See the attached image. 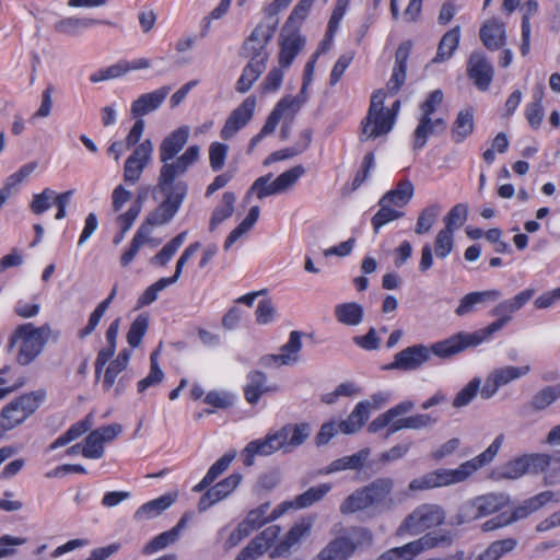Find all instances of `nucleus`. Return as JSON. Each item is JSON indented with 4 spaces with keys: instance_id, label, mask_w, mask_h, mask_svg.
I'll use <instances>...</instances> for the list:
<instances>
[{
    "instance_id": "17",
    "label": "nucleus",
    "mask_w": 560,
    "mask_h": 560,
    "mask_svg": "<svg viewBox=\"0 0 560 560\" xmlns=\"http://www.w3.org/2000/svg\"><path fill=\"white\" fill-rule=\"evenodd\" d=\"M304 103L305 98H301L300 96L282 97L267 117V120L260 131L252 138L249 147H256L266 136L272 133L276 130L280 119L284 115L290 114L293 116Z\"/></svg>"
},
{
    "instance_id": "30",
    "label": "nucleus",
    "mask_w": 560,
    "mask_h": 560,
    "mask_svg": "<svg viewBox=\"0 0 560 560\" xmlns=\"http://www.w3.org/2000/svg\"><path fill=\"white\" fill-rule=\"evenodd\" d=\"M410 46V43L406 42L400 44L396 50L395 66L387 82V89L392 94H396L405 83Z\"/></svg>"
},
{
    "instance_id": "38",
    "label": "nucleus",
    "mask_w": 560,
    "mask_h": 560,
    "mask_svg": "<svg viewBox=\"0 0 560 560\" xmlns=\"http://www.w3.org/2000/svg\"><path fill=\"white\" fill-rule=\"evenodd\" d=\"M98 24H107L110 25L112 23L108 21H102L96 19H90V18H65L59 21H57L54 25L55 31L61 34L67 35H75L81 28H89L94 25Z\"/></svg>"
},
{
    "instance_id": "3",
    "label": "nucleus",
    "mask_w": 560,
    "mask_h": 560,
    "mask_svg": "<svg viewBox=\"0 0 560 560\" xmlns=\"http://www.w3.org/2000/svg\"><path fill=\"white\" fill-rule=\"evenodd\" d=\"M457 354V351L451 348V337L442 341L434 342L428 347L422 343L412 345L394 355V360L389 363L387 370L399 371H417L431 360L432 355L442 359L451 358Z\"/></svg>"
},
{
    "instance_id": "43",
    "label": "nucleus",
    "mask_w": 560,
    "mask_h": 560,
    "mask_svg": "<svg viewBox=\"0 0 560 560\" xmlns=\"http://www.w3.org/2000/svg\"><path fill=\"white\" fill-rule=\"evenodd\" d=\"M460 38V28L459 26H455L452 30L447 31L438 47V51L435 57L433 58V62H443L448 60L454 51L457 49Z\"/></svg>"
},
{
    "instance_id": "52",
    "label": "nucleus",
    "mask_w": 560,
    "mask_h": 560,
    "mask_svg": "<svg viewBox=\"0 0 560 560\" xmlns=\"http://www.w3.org/2000/svg\"><path fill=\"white\" fill-rule=\"evenodd\" d=\"M393 483L388 479H376L370 485L363 487L369 502L373 505L382 503L392 491Z\"/></svg>"
},
{
    "instance_id": "2",
    "label": "nucleus",
    "mask_w": 560,
    "mask_h": 560,
    "mask_svg": "<svg viewBox=\"0 0 560 560\" xmlns=\"http://www.w3.org/2000/svg\"><path fill=\"white\" fill-rule=\"evenodd\" d=\"M312 428L307 422L287 423L271 430L262 439L249 442L241 455H272L276 452L293 453L311 436Z\"/></svg>"
},
{
    "instance_id": "45",
    "label": "nucleus",
    "mask_w": 560,
    "mask_h": 560,
    "mask_svg": "<svg viewBox=\"0 0 560 560\" xmlns=\"http://www.w3.org/2000/svg\"><path fill=\"white\" fill-rule=\"evenodd\" d=\"M259 214L260 208L258 206H253L249 209L243 221L228 235L224 243V248L226 250L230 249L234 243H236L242 236H244L253 229L259 218Z\"/></svg>"
},
{
    "instance_id": "42",
    "label": "nucleus",
    "mask_w": 560,
    "mask_h": 560,
    "mask_svg": "<svg viewBox=\"0 0 560 560\" xmlns=\"http://www.w3.org/2000/svg\"><path fill=\"white\" fill-rule=\"evenodd\" d=\"M330 485L323 483L318 487H312L302 494H299L293 502H283L282 506L285 508V511L288 508H296V509H304L307 506H311L315 502H318L322 500L330 490Z\"/></svg>"
},
{
    "instance_id": "1",
    "label": "nucleus",
    "mask_w": 560,
    "mask_h": 560,
    "mask_svg": "<svg viewBox=\"0 0 560 560\" xmlns=\"http://www.w3.org/2000/svg\"><path fill=\"white\" fill-rule=\"evenodd\" d=\"M189 135V127L180 126L170 132L159 145V158L163 165L160 168L153 194L154 196L160 194L162 200H170L172 203L178 202V209L187 195L188 187L185 182L176 180V178L184 175L199 160L200 153L199 147L194 144L177 156L187 143Z\"/></svg>"
},
{
    "instance_id": "56",
    "label": "nucleus",
    "mask_w": 560,
    "mask_h": 560,
    "mask_svg": "<svg viewBox=\"0 0 560 560\" xmlns=\"http://www.w3.org/2000/svg\"><path fill=\"white\" fill-rule=\"evenodd\" d=\"M370 506H372V504L369 502L366 494L361 488L348 495L340 504L339 510L341 514L348 515L365 510Z\"/></svg>"
},
{
    "instance_id": "64",
    "label": "nucleus",
    "mask_w": 560,
    "mask_h": 560,
    "mask_svg": "<svg viewBox=\"0 0 560 560\" xmlns=\"http://www.w3.org/2000/svg\"><path fill=\"white\" fill-rule=\"evenodd\" d=\"M164 378V373L158 364L155 353L151 354L150 358V372L149 374L140 380L137 384L138 393H144L149 387L155 386L161 383Z\"/></svg>"
},
{
    "instance_id": "32",
    "label": "nucleus",
    "mask_w": 560,
    "mask_h": 560,
    "mask_svg": "<svg viewBox=\"0 0 560 560\" xmlns=\"http://www.w3.org/2000/svg\"><path fill=\"white\" fill-rule=\"evenodd\" d=\"M553 497L555 493L547 490L524 500L520 505L513 509L510 517L505 521V523H513L526 518L534 512L540 510L548 502L552 501Z\"/></svg>"
},
{
    "instance_id": "63",
    "label": "nucleus",
    "mask_w": 560,
    "mask_h": 560,
    "mask_svg": "<svg viewBox=\"0 0 560 560\" xmlns=\"http://www.w3.org/2000/svg\"><path fill=\"white\" fill-rule=\"evenodd\" d=\"M468 207L465 203H457L451 208L447 214L444 217L443 229L454 232L459 229L467 220Z\"/></svg>"
},
{
    "instance_id": "37",
    "label": "nucleus",
    "mask_w": 560,
    "mask_h": 560,
    "mask_svg": "<svg viewBox=\"0 0 560 560\" xmlns=\"http://www.w3.org/2000/svg\"><path fill=\"white\" fill-rule=\"evenodd\" d=\"M334 315L337 322L342 325L358 326L363 320L364 310L357 302L340 303L335 306Z\"/></svg>"
},
{
    "instance_id": "54",
    "label": "nucleus",
    "mask_w": 560,
    "mask_h": 560,
    "mask_svg": "<svg viewBox=\"0 0 560 560\" xmlns=\"http://www.w3.org/2000/svg\"><path fill=\"white\" fill-rule=\"evenodd\" d=\"M301 336V332L296 330L290 332L289 340L280 349L283 364L292 365L298 362L299 352L302 348Z\"/></svg>"
},
{
    "instance_id": "44",
    "label": "nucleus",
    "mask_w": 560,
    "mask_h": 560,
    "mask_svg": "<svg viewBox=\"0 0 560 560\" xmlns=\"http://www.w3.org/2000/svg\"><path fill=\"white\" fill-rule=\"evenodd\" d=\"M308 529V525H305L303 523L295 524L293 527L289 529L284 538L270 552V558L273 559L289 553L291 547L298 544L299 540L307 533Z\"/></svg>"
},
{
    "instance_id": "8",
    "label": "nucleus",
    "mask_w": 560,
    "mask_h": 560,
    "mask_svg": "<svg viewBox=\"0 0 560 560\" xmlns=\"http://www.w3.org/2000/svg\"><path fill=\"white\" fill-rule=\"evenodd\" d=\"M372 540V533L368 528L353 526L330 540L313 560H348L358 548L370 546Z\"/></svg>"
},
{
    "instance_id": "14",
    "label": "nucleus",
    "mask_w": 560,
    "mask_h": 560,
    "mask_svg": "<svg viewBox=\"0 0 560 560\" xmlns=\"http://www.w3.org/2000/svg\"><path fill=\"white\" fill-rule=\"evenodd\" d=\"M121 432L119 424H107L91 431L83 444L67 450L66 455H102L105 444L113 442Z\"/></svg>"
},
{
    "instance_id": "10",
    "label": "nucleus",
    "mask_w": 560,
    "mask_h": 560,
    "mask_svg": "<svg viewBox=\"0 0 560 560\" xmlns=\"http://www.w3.org/2000/svg\"><path fill=\"white\" fill-rule=\"evenodd\" d=\"M45 398L44 389L33 390L14 398L0 412L1 429L9 431L23 423L40 407Z\"/></svg>"
},
{
    "instance_id": "21",
    "label": "nucleus",
    "mask_w": 560,
    "mask_h": 560,
    "mask_svg": "<svg viewBox=\"0 0 560 560\" xmlns=\"http://www.w3.org/2000/svg\"><path fill=\"white\" fill-rule=\"evenodd\" d=\"M467 73L476 88L485 92L490 88L494 70L483 52L474 51L468 59Z\"/></svg>"
},
{
    "instance_id": "16",
    "label": "nucleus",
    "mask_w": 560,
    "mask_h": 560,
    "mask_svg": "<svg viewBox=\"0 0 560 560\" xmlns=\"http://www.w3.org/2000/svg\"><path fill=\"white\" fill-rule=\"evenodd\" d=\"M445 513L438 505H421L409 514L400 529L409 532L411 535H419L424 530L439 526L444 522Z\"/></svg>"
},
{
    "instance_id": "47",
    "label": "nucleus",
    "mask_w": 560,
    "mask_h": 560,
    "mask_svg": "<svg viewBox=\"0 0 560 560\" xmlns=\"http://www.w3.org/2000/svg\"><path fill=\"white\" fill-rule=\"evenodd\" d=\"M436 422V419L428 413H417L406 418H399L393 422L390 432H397L402 429L419 430L431 427Z\"/></svg>"
},
{
    "instance_id": "48",
    "label": "nucleus",
    "mask_w": 560,
    "mask_h": 560,
    "mask_svg": "<svg viewBox=\"0 0 560 560\" xmlns=\"http://www.w3.org/2000/svg\"><path fill=\"white\" fill-rule=\"evenodd\" d=\"M116 293H117V288L114 287L112 292L109 293V295L95 307V310L90 315L88 325L84 328L79 330V332H78L79 338L83 339L86 336L91 335L95 330L101 318L104 316L105 312L107 311V308L109 307L114 298L116 296Z\"/></svg>"
},
{
    "instance_id": "53",
    "label": "nucleus",
    "mask_w": 560,
    "mask_h": 560,
    "mask_svg": "<svg viewBox=\"0 0 560 560\" xmlns=\"http://www.w3.org/2000/svg\"><path fill=\"white\" fill-rule=\"evenodd\" d=\"M560 398V383L549 385L538 390L532 398L533 409L540 411L551 406Z\"/></svg>"
},
{
    "instance_id": "24",
    "label": "nucleus",
    "mask_w": 560,
    "mask_h": 560,
    "mask_svg": "<svg viewBox=\"0 0 560 560\" xmlns=\"http://www.w3.org/2000/svg\"><path fill=\"white\" fill-rule=\"evenodd\" d=\"M279 63L281 67H289L305 44V39L296 30L287 24L281 32Z\"/></svg>"
},
{
    "instance_id": "59",
    "label": "nucleus",
    "mask_w": 560,
    "mask_h": 560,
    "mask_svg": "<svg viewBox=\"0 0 560 560\" xmlns=\"http://www.w3.org/2000/svg\"><path fill=\"white\" fill-rule=\"evenodd\" d=\"M534 97H535V101L528 103L525 106L524 114H525V118L528 121L529 126L534 130H537L540 128L541 122L545 117V110H544V106H542V102H541L542 92L535 94Z\"/></svg>"
},
{
    "instance_id": "9",
    "label": "nucleus",
    "mask_w": 560,
    "mask_h": 560,
    "mask_svg": "<svg viewBox=\"0 0 560 560\" xmlns=\"http://www.w3.org/2000/svg\"><path fill=\"white\" fill-rule=\"evenodd\" d=\"M194 492H203L201 495L197 511H187L183 514L176 526L172 529L164 532L156 537H154L143 549L145 553H151L153 551L163 549L168 545L173 544L179 532L186 527V525L191 522L197 513H205L210 508V469L207 471L202 480L192 488Z\"/></svg>"
},
{
    "instance_id": "20",
    "label": "nucleus",
    "mask_w": 560,
    "mask_h": 560,
    "mask_svg": "<svg viewBox=\"0 0 560 560\" xmlns=\"http://www.w3.org/2000/svg\"><path fill=\"white\" fill-rule=\"evenodd\" d=\"M153 144L150 139L139 143L133 152L128 156L124 165V180L129 185H135L141 178V175L151 161Z\"/></svg>"
},
{
    "instance_id": "6",
    "label": "nucleus",
    "mask_w": 560,
    "mask_h": 560,
    "mask_svg": "<svg viewBox=\"0 0 560 560\" xmlns=\"http://www.w3.org/2000/svg\"><path fill=\"white\" fill-rule=\"evenodd\" d=\"M178 212V202L172 203L170 200H162L158 207L152 210L133 235L129 247L122 253L120 264L127 267L137 256L141 246L149 241V235L153 226L168 223Z\"/></svg>"
},
{
    "instance_id": "55",
    "label": "nucleus",
    "mask_w": 560,
    "mask_h": 560,
    "mask_svg": "<svg viewBox=\"0 0 560 560\" xmlns=\"http://www.w3.org/2000/svg\"><path fill=\"white\" fill-rule=\"evenodd\" d=\"M481 390V378L474 377L471 378L454 397L453 407L454 408H463L468 406L477 396V394Z\"/></svg>"
},
{
    "instance_id": "5",
    "label": "nucleus",
    "mask_w": 560,
    "mask_h": 560,
    "mask_svg": "<svg viewBox=\"0 0 560 560\" xmlns=\"http://www.w3.org/2000/svg\"><path fill=\"white\" fill-rule=\"evenodd\" d=\"M493 457H472L455 469L440 468L430 471L409 483L411 491L450 486L466 480L477 469L490 464Z\"/></svg>"
},
{
    "instance_id": "18",
    "label": "nucleus",
    "mask_w": 560,
    "mask_h": 560,
    "mask_svg": "<svg viewBox=\"0 0 560 560\" xmlns=\"http://www.w3.org/2000/svg\"><path fill=\"white\" fill-rule=\"evenodd\" d=\"M529 365L512 366L505 365L491 371L480 390V396L483 399L492 398L499 388L510 384L511 382L521 378L529 373Z\"/></svg>"
},
{
    "instance_id": "50",
    "label": "nucleus",
    "mask_w": 560,
    "mask_h": 560,
    "mask_svg": "<svg viewBox=\"0 0 560 560\" xmlns=\"http://www.w3.org/2000/svg\"><path fill=\"white\" fill-rule=\"evenodd\" d=\"M187 232H180L175 237H173L170 242H167L162 249L152 257L151 262L159 266H166L173 256L177 253L179 247L184 244L186 240Z\"/></svg>"
},
{
    "instance_id": "60",
    "label": "nucleus",
    "mask_w": 560,
    "mask_h": 560,
    "mask_svg": "<svg viewBox=\"0 0 560 560\" xmlns=\"http://www.w3.org/2000/svg\"><path fill=\"white\" fill-rule=\"evenodd\" d=\"M149 327V316L147 314H139L131 323L127 332V342L130 347H138Z\"/></svg>"
},
{
    "instance_id": "46",
    "label": "nucleus",
    "mask_w": 560,
    "mask_h": 560,
    "mask_svg": "<svg viewBox=\"0 0 560 560\" xmlns=\"http://www.w3.org/2000/svg\"><path fill=\"white\" fill-rule=\"evenodd\" d=\"M378 211L373 215L371 220L372 228L376 234L380 232L382 226L405 215L402 211L398 210L394 206L389 205L388 202H383L382 198L378 200Z\"/></svg>"
},
{
    "instance_id": "57",
    "label": "nucleus",
    "mask_w": 560,
    "mask_h": 560,
    "mask_svg": "<svg viewBox=\"0 0 560 560\" xmlns=\"http://www.w3.org/2000/svg\"><path fill=\"white\" fill-rule=\"evenodd\" d=\"M366 458L368 457H339L325 469L319 470V474L328 475L346 469L362 471L366 467Z\"/></svg>"
},
{
    "instance_id": "26",
    "label": "nucleus",
    "mask_w": 560,
    "mask_h": 560,
    "mask_svg": "<svg viewBox=\"0 0 560 560\" xmlns=\"http://www.w3.org/2000/svg\"><path fill=\"white\" fill-rule=\"evenodd\" d=\"M278 389L276 384H268L265 373L250 371L246 376L244 396L248 404L256 405L264 394L276 393Z\"/></svg>"
},
{
    "instance_id": "15",
    "label": "nucleus",
    "mask_w": 560,
    "mask_h": 560,
    "mask_svg": "<svg viewBox=\"0 0 560 560\" xmlns=\"http://www.w3.org/2000/svg\"><path fill=\"white\" fill-rule=\"evenodd\" d=\"M201 244L194 242L188 245L180 257L178 258L175 267V272L172 277L161 278L151 285H149L143 293L137 300V306L143 307L152 304L159 296V293L164 290L167 285H171L177 281L180 277L184 266L187 261L200 249Z\"/></svg>"
},
{
    "instance_id": "11",
    "label": "nucleus",
    "mask_w": 560,
    "mask_h": 560,
    "mask_svg": "<svg viewBox=\"0 0 560 560\" xmlns=\"http://www.w3.org/2000/svg\"><path fill=\"white\" fill-rule=\"evenodd\" d=\"M304 173V167L296 165L283 172L273 180H271V173L260 176L252 184L244 200L248 202L254 195L261 200L269 196L282 194L291 188Z\"/></svg>"
},
{
    "instance_id": "35",
    "label": "nucleus",
    "mask_w": 560,
    "mask_h": 560,
    "mask_svg": "<svg viewBox=\"0 0 560 560\" xmlns=\"http://www.w3.org/2000/svg\"><path fill=\"white\" fill-rule=\"evenodd\" d=\"M415 194V186L410 179H400L396 186L385 192L381 198L383 202H388L395 208H404L409 203Z\"/></svg>"
},
{
    "instance_id": "19",
    "label": "nucleus",
    "mask_w": 560,
    "mask_h": 560,
    "mask_svg": "<svg viewBox=\"0 0 560 560\" xmlns=\"http://www.w3.org/2000/svg\"><path fill=\"white\" fill-rule=\"evenodd\" d=\"M489 326L474 332H458L451 336V348L457 353L469 347H476L490 339V337L501 330L511 319L512 316H498Z\"/></svg>"
},
{
    "instance_id": "22",
    "label": "nucleus",
    "mask_w": 560,
    "mask_h": 560,
    "mask_svg": "<svg viewBox=\"0 0 560 560\" xmlns=\"http://www.w3.org/2000/svg\"><path fill=\"white\" fill-rule=\"evenodd\" d=\"M256 107V98L248 96L242 104L236 107L231 115L228 117L222 130L221 138L224 140L231 139L236 135L243 127H245L254 115Z\"/></svg>"
},
{
    "instance_id": "61",
    "label": "nucleus",
    "mask_w": 560,
    "mask_h": 560,
    "mask_svg": "<svg viewBox=\"0 0 560 560\" xmlns=\"http://www.w3.org/2000/svg\"><path fill=\"white\" fill-rule=\"evenodd\" d=\"M432 248L439 259H445L454 249V232L441 229L434 238Z\"/></svg>"
},
{
    "instance_id": "4",
    "label": "nucleus",
    "mask_w": 560,
    "mask_h": 560,
    "mask_svg": "<svg viewBox=\"0 0 560 560\" xmlns=\"http://www.w3.org/2000/svg\"><path fill=\"white\" fill-rule=\"evenodd\" d=\"M50 334L51 330L48 324L40 327H35L32 323L21 324L9 338L8 351H11L19 343L16 361L21 365H27L43 351Z\"/></svg>"
},
{
    "instance_id": "62",
    "label": "nucleus",
    "mask_w": 560,
    "mask_h": 560,
    "mask_svg": "<svg viewBox=\"0 0 560 560\" xmlns=\"http://www.w3.org/2000/svg\"><path fill=\"white\" fill-rule=\"evenodd\" d=\"M242 479L241 474H232L228 478L217 482L212 486V505L225 499L240 483Z\"/></svg>"
},
{
    "instance_id": "31",
    "label": "nucleus",
    "mask_w": 560,
    "mask_h": 560,
    "mask_svg": "<svg viewBox=\"0 0 560 560\" xmlns=\"http://www.w3.org/2000/svg\"><path fill=\"white\" fill-rule=\"evenodd\" d=\"M269 508L270 503L265 502L258 508L250 510L246 517L241 522V524L244 526V532L248 529V533L250 534L254 530L260 528L267 522L278 518L285 512V508H283L281 504L275 509L270 515H267Z\"/></svg>"
},
{
    "instance_id": "36",
    "label": "nucleus",
    "mask_w": 560,
    "mask_h": 560,
    "mask_svg": "<svg viewBox=\"0 0 560 560\" xmlns=\"http://www.w3.org/2000/svg\"><path fill=\"white\" fill-rule=\"evenodd\" d=\"M475 129L474 110L465 108L458 112L452 126V140L455 143L465 141Z\"/></svg>"
},
{
    "instance_id": "28",
    "label": "nucleus",
    "mask_w": 560,
    "mask_h": 560,
    "mask_svg": "<svg viewBox=\"0 0 560 560\" xmlns=\"http://www.w3.org/2000/svg\"><path fill=\"white\" fill-rule=\"evenodd\" d=\"M415 407V404L411 400H404L394 407L389 408L387 411L377 416L372 422H370L368 430L371 433H376L385 428H387L386 436L393 434L390 432L392 424L395 422L398 417H401L409 411H411Z\"/></svg>"
},
{
    "instance_id": "41",
    "label": "nucleus",
    "mask_w": 560,
    "mask_h": 560,
    "mask_svg": "<svg viewBox=\"0 0 560 560\" xmlns=\"http://www.w3.org/2000/svg\"><path fill=\"white\" fill-rule=\"evenodd\" d=\"M368 402H358L347 419L338 421L341 433L352 434L358 432L370 417Z\"/></svg>"
},
{
    "instance_id": "12",
    "label": "nucleus",
    "mask_w": 560,
    "mask_h": 560,
    "mask_svg": "<svg viewBox=\"0 0 560 560\" xmlns=\"http://www.w3.org/2000/svg\"><path fill=\"white\" fill-rule=\"evenodd\" d=\"M552 457H515L505 466L498 468L493 474L498 478L515 479L525 472H545V482L547 485H556L557 476L550 470Z\"/></svg>"
},
{
    "instance_id": "27",
    "label": "nucleus",
    "mask_w": 560,
    "mask_h": 560,
    "mask_svg": "<svg viewBox=\"0 0 560 560\" xmlns=\"http://www.w3.org/2000/svg\"><path fill=\"white\" fill-rule=\"evenodd\" d=\"M171 92V86H162L153 92L144 93L135 100L131 104V115L135 118H141L142 116L155 110L161 106L166 96Z\"/></svg>"
},
{
    "instance_id": "29",
    "label": "nucleus",
    "mask_w": 560,
    "mask_h": 560,
    "mask_svg": "<svg viewBox=\"0 0 560 560\" xmlns=\"http://www.w3.org/2000/svg\"><path fill=\"white\" fill-rule=\"evenodd\" d=\"M479 36L486 48L498 50L506 42L505 24L498 19H490L481 25Z\"/></svg>"
},
{
    "instance_id": "34",
    "label": "nucleus",
    "mask_w": 560,
    "mask_h": 560,
    "mask_svg": "<svg viewBox=\"0 0 560 560\" xmlns=\"http://www.w3.org/2000/svg\"><path fill=\"white\" fill-rule=\"evenodd\" d=\"M501 292L499 290L476 291L465 294L460 300L455 314L466 316L472 313L479 304L494 302L499 300Z\"/></svg>"
},
{
    "instance_id": "23",
    "label": "nucleus",
    "mask_w": 560,
    "mask_h": 560,
    "mask_svg": "<svg viewBox=\"0 0 560 560\" xmlns=\"http://www.w3.org/2000/svg\"><path fill=\"white\" fill-rule=\"evenodd\" d=\"M395 125L394 114H368L361 122L360 141L374 140L389 133Z\"/></svg>"
},
{
    "instance_id": "51",
    "label": "nucleus",
    "mask_w": 560,
    "mask_h": 560,
    "mask_svg": "<svg viewBox=\"0 0 560 560\" xmlns=\"http://www.w3.org/2000/svg\"><path fill=\"white\" fill-rule=\"evenodd\" d=\"M517 545L515 538H505L491 542L488 548L481 552L477 560H499L505 553L511 552Z\"/></svg>"
},
{
    "instance_id": "13",
    "label": "nucleus",
    "mask_w": 560,
    "mask_h": 560,
    "mask_svg": "<svg viewBox=\"0 0 560 560\" xmlns=\"http://www.w3.org/2000/svg\"><path fill=\"white\" fill-rule=\"evenodd\" d=\"M276 27L269 23H259L245 39L242 56L248 61L266 65L269 58L268 44L273 37Z\"/></svg>"
},
{
    "instance_id": "39",
    "label": "nucleus",
    "mask_w": 560,
    "mask_h": 560,
    "mask_svg": "<svg viewBox=\"0 0 560 560\" xmlns=\"http://www.w3.org/2000/svg\"><path fill=\"white\" fill-rule=\"evenodd\" d=\"M92 427V415L89 413L82 420L73 423L65 433L59 435L48 447L49 451H52L57 447L66 446L70 442L79 439L83 434L90 431Z\"/></svg>"
},
{
    "instance_id": "58",
    "label": "nucleus",
    "mask_w": 560,
    "mask_h": 560,
    "mask_svg": "<svg viewBox=\"0 0 560 560\" xmlns=\"http://www.w3.org/2000/svg\"><path fill=\"white\" fill-rule=\"evenodd\" d=\"M441 213V207L438 203L425 207L419 214L415 232L419 235L427 234L436 222Z\"/></svg>"
},
{
    "instance_id": "33",
    "label": "nucleus",
    "mask_w": 560,
    "mask_h": 560,
    "mask_svg": "<svg viewBox=\"0 0 560 560\" xmlns=\"http://www.w3.org/2000/svg\"><path fill=\"white\" fill-rule=\"evenodd\" d=\"M177 500L176 492L165 493L154 500L142 504L133 514L137 522L154 518L161 515Z\"/></svg>"
},
{
    "instance_id": "25",
    "label": "nucleus",
    "mask_w": 560,
    "mask_h": 560,
    "mask_svg": "<svg viewBox=\"0 0 560 560\" xmlns=\"http://www.w3.org/2000/svg\"><path fill=\"white\" fill-rule=\"evenodd\" d=\"M508 497L504 494L487 493L471 500L466 506V514L472 518L490 515L505 506Z\"/></svg>"
},
{
    "instance_id": "49",
    "label": "nucleus",
    "mask_w": 560,
    "mask_h": 560,
    "mask_svg": "<svg viewBox=\"0 0 560 560\" xmlns=\"http://www.w3.org/2000/svg\"><path fill=\"white\" fill-rule=\"evenodd\" d=\"M265 69L266 65L258 63L257 61H247V65L244 67L236 82V90L241 93L247 92Z\"/></svg>"
},
{
    "instance_id": "40",
    "label": "nucleus",
    "mask_w": 560,
    "mask_h": 560,
    "mask_svg": "<svg viewBox=\"0 0 560 560\" xmlns=\"http://www.w3.org/2000/svg\"><path fill=\"white\" fill-rule=\"evenodd\" d=\"M129 359L130 352L128 350H122L109 362L104 372L102 382V388L104 392H109L114 387L117 376L126 370Z\"/></svg>"
},
{
    "instance_id": "7",
    "label": "nucleus",
    "mask_w": 560,
    "mask_h": 560,
    "mask_svg": "<svg viewBox=\"0 0 560 560\" xmlns=\"http://www.w3.org/2000/svg\"><path fill=\"white\" fill-rule=\"evenodd\" d=\"M443 92L434 90L420 104L418 125L412 133V147L415 150L422 149L431 136L442 133L446 129V121L442 117L433 118V114L442 104Z\"/></svg>"
}]
</instances>
